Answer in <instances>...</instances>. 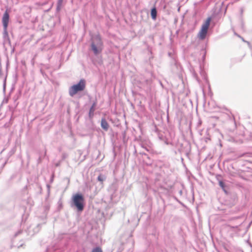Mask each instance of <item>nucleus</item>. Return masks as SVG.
<instances>
[{
  "label": "nucleus",
  "mask_w": 252,
  "mask_h": 252,
  "mask_svg": "<svg viewBox=\"0 0 252 252\" xmlns=\"http://www.w3.org/2000/svg\"><path fill=\"white\" fill-rule=\"evenodd\" d=\"M9 20V12L7 10H6L4 13H3V15L2 16V23L3 26V28L5 32H6L7 29L8 25Z\"/></svg>",
  "instance_id": "nucleus-6"
},
{
  "label": "nucleus",
  "mask_w": 252,
  "mask_h": 252,
  "mask_svg": "<svg viewBox=\"0 0 252 252\" xmlns=\"http://www.w3.org/2000/svg\"><path fill=\"white\" fill-rule=\"evenodd\" d=\"M85 81L84 80H81L77 84L74 85L70 88L69 91L70 95L73 96L78 92L83 91L85 88Z\"/></svg>",
  "instance_id": "nucleus-3"
},
{
  "label": "nucleus",
  "mask_w": 252,
  "mask_h": 252,
  "mask_svg": "<svg viewBox=\"0 0 252 252\" xmlns=\"http://www.w3.org/2000/svg\"><path fill=\"white\" fill-rule=\"evenodd\" d=\"M91 47L94 54L96 55L101 52L103 48V43L99 35H96L93 38Z\"/></svg>",
  "instance_id": "nucleus-1"
},
{
  "label": "nucleus",
  "mask_w": 252,
  "mask_h": 252,
  "mask_svg": "<svg viewBox=\"0 0 252 252\" xmlns=\"http://www.w3.org/2000/svg\"><path fill=\"white\" fill-rule=\"evenodd\" d=\"M97 179L99 181L101 182H103V179L102 178V176L101 175H99L97 177Z\"/></svg>",
  "instance_id": "nucleus-12"
},
{
  "label": "nucleus",
  "mask_w": 252,
  "mask_h": 252,
  "mask_svg": "<svg viewBox=\"0 0 252 252\" xmlns=\"http://www.w3.org/2000/svg\"><path fill=\"white\" fill-rule=\"evenodd\" d=\"M219 185L221 187V188L223 189V190L224 191H225V189H224V184L223 183V182L221 181H220L219 182Z\"/></svg>",
  "instance_id": "nucleus-11"
},
{
  "label": "nucleus",
  "mask_w": 252,
  "mask_h": 252,
  "mask_svg": "<svg viewBox=\"0 0 252 252\" xmlns=\"http://www.w3.org/2000/svg\"><path fill=\"white\" fill-rule=\"evenodd\" d=\"M92 252H103V251L100 247H97L93 249Z\"/></svg>",
  "instance_id": "nucleus-10"
},
{
  "label": "nucleus",
  "mask_w": 252,
  "mask_h": 252,
  "mask_svg": "<svg viewBox=\"0 0 252 252\" xmlns=\"http://www.w3.org/2000/svg\"><path fill=\"white\" fill-rule=\"evenodd\" d=\"M224 227L226 228L227 232L229 233L232 236L234 233H237L240 231L239 228L240 225H232L229 224H226Z\"/></svg>",
  "instance_id": "nucleus-5"
},
{
  "label": "nucleus",
  "mask_w": 252,
  "mask_h": 252,
  "mask_svg": "<svg viewBox=\"0 0 252 252\" xmlns=\"http://www.w3.org/2000/svg\"><path fill=\"white\" fill-rule=\"evenodd\" d=\"M72 201L78 211L82 212L84 208V198L81 194H75L72 196Z\"/></svg>",
  "instance_id": "nucleus-2"
},
{
  "label": "nucleus",
  "mask_w": 252,
  "mask_h": 252,
  "mask_svg": "<svg viewBox=\"0 0 252 252\" xmlns=\"http://www.w3.org/2000/svg\"><path fill=\"white\" fill-rule=\"evenodd\" d=\"M95 105H96L95 103H94L93 104V105L92 106L91 108H90V112H89V116L90 118H92L94 115V113L95 111Z\"/></svg>",
  "instance_id": "nucleus-9"
},
{
  "label": "nucleus",
  "mask_w": 252,
  "mask_h": 252,
  "mask_svg": "<svg viewBox=\"0 0 252 252\" xmlns=\"http://www.w3.org/2000/svg\"><path fill=\"white\" fill-rule=\"evenodd\" d=\"M211 21V18L208 17L201 26V28L198 33V37L201 40L204 39L207 33Z\"/></svg>",
  "instance_id": "nucleus-4"
},
{
  "label": "nucleus",
  "mask_w": 252,
  "mask_h": 252,
  "mask_svg": "<svg viewBox=\"0 0 252 252\" xmlns=\"http://www.w3.org/2000/svg\"><path fill=\"white\" fill-rule=\"evenodd\" d=\"M151 15L152 18L153 20H156L157 18V11L155 7H153L151 10Z\"/></svg>",
  "instance_id": "nucleus-8"
},
{
  "label": "nucleus",
  "mask_w": 252,
  "mask_h": 252,
  "mask_svg": "<svg viewBox=\"0 0 252 252\" xmlns=\"http://www.w3.org/2000/svg\"><path fill=\"white\" fill-rule=\"evenodd\" d=\"M101 126L104 130H108L109 127V125L105 119H101Z\"/></svg>",
  "instance_id": "nucleus-7"
}]
</instances>
